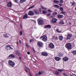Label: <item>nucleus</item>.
Listing matches in <instances>:
<instances>
[{"label": "nucleus", "instance_id": "f257e3e1", "mask_svg": "<svg viewBox=\"0 0 76 76\" xmlns=\"http://www.w3.org/2000/svg\"><path fill=\"white\" fill-rule=\"evenodd\" d=\"M65 47L67 49H71L72 48V44L70 43H67L65 45Z\"/></svg>", "mask_w": 76, "mask_h": 76}, {"label": "nucleus", "instance_id": "f03ea898", "mask_svg": "<svg viewBox=\"0 0 76 76\" xmlns=\"http://www.w3.org/2000/svg\"><path fill=\"white\" fill-rule=\"evenodd\" d=\"M40 39L43 40L44 41H47V37L45 35H43L40 38Z\"/></svg>", "mask_w": 76, "mask_h": 76}, {"label": "nucleus", "instance_id": "7ed1b4c3", "mask_svg": "<svg viewBox=\"0 0 76 76\" xmlns=\"http://www.w3.org/2000/svg\"><path fill=\"white\" fill-rule=\"evenodd\" d=\"M8 64L10 66L13 67L15 65V63L11 60H9L8 61Z\"/></svg>", "mask_w": 76, "mask_h": 76}, {"label": "nucleus", "instance_id": "20e7f679", "mask_svg": "<svg viewBox=\"0 0 76 76\" xmlns=\"http://www.w3.org/2000/svg\"><path fill=\"white\" fill-rule=\"evenodd\" d=\"M38 22L39 25H42L44 24V21L41 18H39L38 20Z\"/></svg>", "mask_w": 76, "mask_h": 76}, {"label": "nucleus", "instance_id": "39448f33", "mask_svg": "<svg viewBox=\"0 0 76 76\" xmlns=\"http://www.w3.org/2000/svg\"><path fill=\"white\" fill-rule=\"evenodd\" d=\"M5 49L6 50H13V48L11 47L10 45H8L6 46Z\"/></svg>", "mask_w": 76, "mask_h": 76}, {"label": "nucleus", "instance_id": "423d86ee", "mask_svg": "<svg viewBox=\"0 0 76 76\" xmlns=\"http://www.w3.org/2000/svg\"><path fill=\"white\" fill-rule=\"evenodd\" d=\"M57 19L55 18H53L51 20V22L52 23H56L57 22Z\"/></svg>", "mask_w": 76, "mask_h": 76}, {"label": "nucleus", "instance_id": "0eeeda50", "mask_svg": "<svg viewBox=\"0 0 76 76\" xmlns=\"http://www.w3.org/2000/svg\"><path fill=\"white\" fill-rule=\"evenodd\" d=\"M28 15L29 16H33L34 15V12L31 11H29L28 13Z\"/></svg>", "mask_w": 76, "mask_h": 76}, {"label": "nucleus", "instance_id": "6e6552de", "mask_svg": "<svg viewBox=\"0 0 76 76\" xmlns=\"http://www.w3.org/2000/svg\"><path fill=\"white\" fill-rule=\"evenodd\" d=\"M49 47L50 48L52 49V48H53L54 47V45L53 43H51L49 44Z\"/></svg>", "mask_w": 76, "mask_h": 76}, {"label": "nucleus", "instance_id": "1a4fd4ad", "mask_svg": "<svg viewBox=\"0 0 76 76\" xmlns=\"http://www.w3.org/2000/svg\"><path fill=\"white\" fill-rule=\"evenodd\" d=\"M37 44L39 47H41L43 46V43L42 42H37Z\"/></svg>", "mask_w": 76, "mask_h": 76}, {"label": "nucleus", "instance_id": "9d476101", "mask_svg": "<svg viewBox=\"0 0 76 76\" xmlns=\"http://www.w3.org/2000/svg\"><path fill=\"white\" fill-rule=\"evenodd\" d=\"M72 35L71 34H69L67 36V38L66 39H70L71 38V37H72Z\"/></svg>", "mask_w": 76, "mask_h": 76}, {"label": "nucleus", "instance_id": "9b49d317", "mask_svg": "<svg viewBox=\"0 0 76 76\" xmlns=\"http://www.w3.org/2000/svg\"><path fill=\"white\" fill-rule=\"evenodd\" d=\"M15 54L17 56H19L20 55V52H19V51L18 50H16L15 51Z\"/></svg>", "mask_w": 76, "mask_h": 76}, {"label": "nucleus", "instance_id": "f8f14e48", "mask_svg": "<svg viewBox=\"0 0 76 76\" xmlns=\"http://www.w3.org/2000/svg\"><path fill=\"white\" fill-rule=\"evenodd\" d=\"M64 55V54L63 53H58V57H63Z\"/></svg>", "mask_w": 76, "mask_h": 76}, {"label": "nucleus", "instance_id": "ddd939ff", "mask_svg": "<svg viewBox=\"0 0 76 76\" xmlns=\"http://www.w3.org/2000/svg\"><path fill=\"white\" fill-rule=\"evenodd\" d=\"M34 11L36 15H39V12H38V10L35 9L34 10Z\"/></svg>", "mask_w": 76, "mask_h": 76}, {"label": "nucleus", "instance_id": "4468645a", "mask_svg": "<svg viewBox=\"0 0 76 76\" xmlns=\"http://www.w3.org/2000/svg\"><path fill=\"white\" fill-rule=\"evenodd\" d=\"M55 60H56V61H60V60H61V58L57 57H56L55 58Z\"/></svg>", "mask_w": 76, "mask_h": 76}, {"label": "nucleus", "instance_id": "2eb2a0df", "mask_svg": "<svg viewBox=\"0 0 76 76\" xmlns=\"http://www.w3.org/2000/svg\"><path fill=\"white\" fill-rule=\"evenodd\" d=\"M12 2H9L7 4V6L9 7H12Z\"/></svg>", "mask_w": 76, "mask_h": 76}, {"label": "nucleus", "instance_id": "dca6fc26", "mask_svg": "<svg viewBox=\"0 0 76 76\" xmlns=\"http://www.w3.org/2000/svg\"><path fill=\"white\" fill-rule=\"evenodd\" d=\"M42 55L43 56H48V53L45 52H43L42 53Z\"/></svg>", "mask_w": 76, "mask_h": 76}, {"label": "nucleus", "instance_id": "f3484780", "mask_svg": "<svg viewBox=\"0 0 76 76\" xmlns=\"http://www.w3.org/2000/svg\"><path fill=\"white\" fill-rule=\"evenodd\" d=\"M63 60L64 61H68L69 58H67V57H66L63 58Z\"/></svg>", "mask_w": 76, "mask_h": 76}, {"label": "nucleus", "instance_id": "a211bd4d", "mask_svg": "<svg viewBox=\"0 0 76 76\" xmlns=\"http://www.w3.org/2000/svg\"><path fill=\"white\" fill-rule=\"evenodd\" d=\"M45 28H51V25H48L45 26Z\"/></svg>", "mask_w": 76, "mask_h": 76}, {"label": "nucleus", "instance_id": "6ab92c4d", "mask_svg": "<svg viewBox=\"0 0 76 76\" xmlns=\"http://www.w3.org/2000/svg\"><path fill=\"white\" fill-rule=\"evenodd\" d=\"M57 16L58 18H63V15L59 14L57 15Z\"/></svg>", "mask_w": 76, "mask_h": 76}, {"label": "nucleus", "instance_id": "aec40b11", "mask_svg": "<svg viewBox=\"0 0 76 76\" xmlns=\"http://www.w3.org/2000/svg\"><path fill=\"white\" fill-rule=\"evenodd\" d=\"M28 15L25 14V15H24L23 19H27V18H28Z\"/></svg>", "mask_w": 76, "mask_h": 76}, {"label": "nucleus", "instance_id": "412c9836", "mask_svg": "<svg viewBox=\"0 0 76 76\" xmlns=\"http://www.w3.org/2000/svg\"><path fill=\"white\" fill-rule=\"evenodd\" d=\"M15 57L14 55L13 54H10L9 56V57H12V58H15Z\"/></svg>", "mask_w": 76, "mask_h": 76}, {"label": "nucleus", "instance_id": "4be33fe9", "mask_svg": "<svg viewBox=\"0 0 76 76\" xmlns=\"http://www.w3.org/2000/svg\"><path fill=\"white\" fill-rule=\"evenodd\" d=\"M54 73H55V74H56V75H59V74H60V73H59V72H58V71H55L54 72Z\"/></svg>", "mask_w": 76, "mask_h": 76}, {"label": "nucleus", "instance_id": "5701e85b", "mask_svg": "<svg viewBox=\"0 0 76 76\" xmlns=\"http://www.w3.org/2000/svg\"><path fill=\"white\" fill-rule=\"evenodd\" d=\"M53 2L55 3H56V4H58L59 2L58 1H56V0H53Z\"/></svg>", "mask_w": 76, "mask_h": 76}, {"label": "nucleus", "instance_id": "b1692460", "mask_svg": "<svg viewBox=\"0 0 76 76\" xmlns=\"http://www.w3.org/2000/svg\"><path fill=\"white\" fill-rule=\"evenodd\" d=\"M72 53L74 56H76V50H74L72 52Z\"/></svg>", "mask_w": 76, "mask_h": 76}, {"label": "nucleus", "instance_id": "393cba45", "mask_svg": "<svg viewBox=\"0 0 76 76\" xmlns=\"http://www.w3.org/2000/svg\"><path fill=\"white\" fill-rule=\"evenodd\" d=\"M60 25H64V23L63 22V21L61 20L60 22Z\"/></svg>", "mask_w": 76, "mask_h": 76}, {"label": "nucleus", "instance_id": "a878e982", "mask_svg": "<svg viewBox=\"0 0 76 76\" xmlns=\"http://www.w3.org/2000/svg\"><path fill=\"white\" fill-rule=\"evenodd\" d=\"M59 38L60 41H62L63 40V37L61 36H60L59 37Z\"/></svg>", "mask_w": 76, "mask_h": 76}, {"label": "nucleus", "instance_id": "bb28decb", "mask_svg": "<svg viewBox=\"0 0 76 76\" xmlns=\"http://www.w3.org/2000/svg\"><path fill=\"white\" fill-rule=\"evenodd\" d=\"M3 36L4 38H6L8 37V36H7V34H4Z\"/></svg>", "mask_w": 76, "mask_h": 76}, {"label": "nucleus", "instance_id": "cd10ccee", "mask_svg": "<svg viewBox=\"0 0 76 76\" xmlns=\"http://www.w3.org/2000/svg\"><path fill=\"white\" fill-rule=\"evenodd\" d=\"M26 1V0H20V3H23V2H25Z\"/></svg>", "mask_w": 76, "mask_h": 76}, {"label": "nucleus", "instance_id": "c85d7f7f", "mask_svg": "<svg viewBox=\"0 0 76 76\" xmlns=\"http://www.w3.org/2000/svg\"><path fill=\"white\" fill-rule=\"evenodd\" d=\"M41 7L42 9H45V10H47V7L44 8L42 5L41 6Z\"/></svg>", "mask_w": 76, "mask_h": 76}, {"label": "nucleus", "instance_id": "c756f323", "mask_svg": "<svg viewBox=\"0 0 76 76\" xmlns=\"http://www.w3.org/2000/svg\"><path fill=\"white\" fill-rule=\"evenodd\" d=\"M61 13L62 14H63V15H66V12H63V10L61 11Z\"/></svg>", "mask_w": 76, "mask_h": 76}, {"label": "nucleus", "instance_id": "7c9ffc66", "mask_svg": "<svg viewBox=\"0 0 76 76\" xmlns=\"http://www.w3.org/2000/svg\"><path fill=\"white\" fill-rule=\"evenodd\" d=\"M56 31L57 32H59V33H61V31H59L58 29H56Z\"/></svg>", "mask_w": 76, "mask_h": 76}, {"label": "nucleus", "instance_id": "2f4dec72", "mask_svg": "<svg viewBox=\"0 0 76 76\" xmlns=\"http://www.w3.org/2000/svg\"><path fill=\"white\" fill-rule=\"evenodd\" d=\"M53 39H55V40H56V39H58V37H55V36H53Z\"/></svg>", "mask_w": 76, "mask_h": 76}, {"label": "nucleus", "instance_id": "473e14b6", "mask_svg": "<svg viewBox=\"0 0 76 76\" xmlns=\"http://www.w3.org/2000/svg\"><path fill=\"white\" fill-rule=\"evenodd\" d=\"M42 12L43 14H45L47 13V12L46 11H45V10H43Z\"/></svg>", "mask_w": 76, "mask_h": 76}, {"label": "nucleus", "instance_id": "72a5a7b5", "mask_svg": "<svg viewBox=\"0 0 76 76\" xmlns=\"http://www.w3.org/2000/svg\"><path fill=\"white\" fill-rule=\"evenodd\" d=\"M54 7H57V8H59V7H60L58 6V5H54Z\"/></svg>", "mask_w": 76, "mask_h": 76}, {"label": "nucleus", "instance_id": "f704fd0d", "mask_svg": "<svg viewBox=\"0 0 76 76\" xmlns=\"http://www.w3.org/2000/svg\"><path fill=\"white\" fill-rule=\"evenodd\" d=\"M52 14L54 16H55V15H57V12H56L53 13Z\"/></svg>", "mask_w": 76, "mask_h": 76}, {"label": "nucleus", "instance_id": "c9c22d12", "mask_svg": "<svg viewBox=\"0 0 76 76\" xmlns=\"http://www.w3.org/2000/svg\"><path fill=\"white\" fill-rule=\"evenodd\" d=\"M35 6V5H33L32 6L30 7H29V9H32L33 7H34Z\"/></svg>", "mask_w": 76, "mask_h": 76}, {"label": "nucleus", "instance_id": "e433bc0d", "mask_svg": "<svg viewBox=\"0 0 76 76\" xmlns=\"http://www.w3.org/2000/svg\"><path fill=\"white\" fill-rule=\"evenodd\" d=\"M58 72H63V69H58Z\"/></svg>", "mask_w": 76, "mask_h": 76}, {"label": "nucleus", "instance_id": "4c0bfd02", "mask_svg": "<svg viewBox=\"0 0 76 76\" xmlns=\"http://www.w3.org/2000/svg\"><path fill=\"white\" fill-rule=\"evenodd\" d=\"M33 41H34V39H31L30 40V43H31V42H32Z\"/></svg>", "mask_w": 76, "mask_h": 76}, {"label": "nucleus", "instance_id": "58836bf2", "mask_svg": "<svg viewBox=\"0 0 76 76\" xmlns=\"http://www.w3.org/2000/svg\"><path fill=\"white\" fill-rule=\"evenodd\" d=\"M23 33H22V31H21L20 32V35H22Z\"/></svg>", "mask_w": 76, "mask_h": 76}, {"label": "nucleus", "instance_id": "ea45409f", "mask_svg": "<svg viewBox=\"0 0 76 76\" xmlns=\"http://www.w3.org/2000/svg\"><path fill=\"white\" fill-rule=\"evenodd\" d=\"M60 9L61 10V11H63V8L62 7L60 8Z\"/></svg>", "mask_w": 76, "mask_h": 76}, {"label": "nucleus", "instance_id": "a19ab883", "mask_svg": "<svg viewBox=\"0 0 76 76\" xmlns=\"http://www.w3.org/2000/svg\"><path fill=\"white\" fill-rule=\"evenodd\" d=\"M71 76H76V75L75 74H72V75H71Z\"/></svg>", "mask_w": 76, "mask_h": 76}, {"label": "nucleus", "instance_id": "79ce46f5", "mask_svg": "<svg viewBox=\"0 0 76 76\" xmlns=\"http://www.w3.org/2000/svg\"><path fill=\"white\" fill-rule=\"evenodd\" d=\"M35 76H39V75L37 73H36L35 74Z\"/></svg>", "mask_w": 76, "mask_h": 76}, {"label": "nucleus", "instance_id": "37998d69", "mask_svg": "<svg viewBox=\"0 0 76 76\" xmlns=\"http://www.w3.org/2000/svg\"><path fill=\"white\" fill-rule=\"evenodd\" d=\"M39 75H42V73L41 72V71H39Z\"/></svg>", "mask_w": 76, "mask_h": 76}, {"label": "nucleus", "instance_id": "c03bdc74", "mask_svg": "<svg viewBox=\"0 0 76 76\" xmlns=\"http://www.w3.org/2000/svg\"><path fill=\"white\" fill-rule=\"evenodd\" d=\"M63 75H64L65 76H67V74H65V73H63Z\"/></svg>", "mask_w": 76, "mask_h": 76}, {"label": "nucleus", "instance_id": "a18cd8bd", "mask_svg": "<svg viewBox=\"0 0 76 76\" xmlns=\"http://www.w3.org/2000/svg\"><path fill=\"white\" fill-rule=\"evenodd\" d=\"M71 3H72V6H74V5H75V3L71 2Z\"/></svg>", "mask_w": 76, "mask_h": 76}, {"label": "nucleus", "instance_id": "49530a36", "mask_svg": "<svg viewBox=\"0 0 76 76\" xmlns=\"http://www.w3.org/2000/svg\"><path fill=\"white\" fill-rule=\"evenodd\" d=\"M26 69H28L29 71H30V69H29V68H28V67H26Z\"/></svg>", "mask_w": 76, "mask_h": 76}, {"label": "nucleus", "instance_id": "de8ad7c7", "mask_svg": "<svg viewBox=\"0 0 76 76\" xmlns=\"http://www.w3.org/2000/svg\"><path fill=\"white\" fill-rule=\"evenodd\" d=\"M39 11L40 12H41V11H42V9L39 8Z\"/></svg>", "mask_w": 76, "mask_h": 76}, {"label": "nucleus", "instance_id": "09e8293b", "mask_svg": "<svg viewBox=\"0 0 76 76\" xmlns=\"http://www.w3.org/2000/svg\"><path fill=\"white\" fill-rule=\"evenodd\" d=\"M18 0H15V2L16 3H18Z\"/></svg>", "mask_w": 76, "mask_h": 76}, {"label": "nucleus", "instance_id": "8fccbe9b", "mask_svg": "<svg viewBox=\"0 0 76 76\" xmlns=\"http://www.w3.org/2000/svg\"><path fill=\"white\" fill-rule=\"evenodd\" d=\"M60 2L61 3H63V1L62 0H61L60 1Z\"/></svg>", "mask_w": 76, "mask_h": 76}, {"label": "nucleus", "instance_id": "3c124183", "mask_svg": "<svg viewBox=\"0 0 76 76\" xmlns=\"http://www.w3.org/2000/svg\"><path fill=\"white\" fill-rule=\"evenodd\" d=\"M50 15H51V14H50V13H48V14L47 15V16H50Z\"/></svg>", "mask_w": 76, "mask_h": 76}, {"label": "nucleus", "instance_id": "603ef678", "mask_svg": "<svg viewBox=\"0 0 76 76\" xmlns=\"http://www.w3.org/2000/svg\"><path fill=\"white\" fill-rule=\"evenodd\" d=\"M48 12H52V11H51L50 10H48Z\"/></svg>", "mask_w": 76, "mask_h": 76}, {"label": "nucleus", "instance_id": "864d4df0", "mask_svg": "<svg viewBox=\"0 0 76 76\" xmlns=\"http://www.w3.org/2000/svg\"><path fill=\"white\" fill-rule=\"evenodd\" d=\"M27 54H28L29 55L30 54V52H27Z\"/></svg>", "mask_w": 76, "mask_h": 76}, {"label": "nucleus", "instance_id": "5fc2aeb1", "mask_svg": "<svg viewBox=\"0 0 76 76\" xmlns=\"http://www.w3.org/2000/svg\"><path fill=\"white\" fill-rule=\"evenodd\" d=\"M41 72V73H42V74H44V71H42Z\"/></svg>", "mask_w": 76, "mask_h": 76}, {"label": "nucleus", "instance_id": "6e6d98bb", "mask_svg": "<svg viewBox=\"0 0 76 76\" xmlns=\"http://www.w3.org/2000/svg\"><path fill=\"white\" fill-rule=\"evenodd\" d=\"M28 73L30 76L31 75H32L31 74V73L30 72H29Z\"/></svg>", "mask_w": 76, "mask_h": 76}, {"label": "nucleus", "instance_id": "4d7b16f0", "mask_svg": "<svg viewBox=\"0 0 76 76\" xmlns=\"http://www.w3.org/2000/svg\"><path fill=\"white\" fill-rule=\"evenodd\" d=\"M59 5L60 6H62V4H60Z\"/></svg>", "mask_w": 76, "mask_h": 76}, {"label": "nucleus", "instance_id": "13d9d810", "mask_svg": "<svg viewBox=\"0 0 76 76\" xmlns=\"http://www.w3.org/2000/svg\"><path fill=\"white\" fill-rule=\"evenodd\" d=\"M20 26L21 28H22V24H21L20 25Z\"/></svg>", "mask_w": 76, "mask_h": 76}, {"label": "nucleus", "instance_id": "bf43d9fd", "mask_svg": "<svg viewBox=\"0 0 76 76\" xmlns=\"http://www.w3.org/2000/svg\"><path fill=\"white\" fill-rule=\"evenodd\" d=\"M19 42L20 43H21V41L20 40H19Z\"/></svg>", "mask_w": 76, "mask_h": 76}, {"label": "nucleus", "instance_id": "052dcab7", "mask_svg": "<svg viewBox=\"0 0 76 76\" xmlns=\"http://www.w3.org/2000/svg\"><path fill=\"white\" fill-rule=\"evenodd\" d=\"M19 58H20V59H22V58H21V57H19Z\"/></svg>", "mask_w": 76, "mask_h": 76}, {"label": "nucleus", "instance_id": "680f3d73", "mask_svg": "<svg viewBox=\"0 0 76 76\" xmlns=\"http://www.w3.org/2000/svg\"><path fill=\"white\" fill-rule=\"evenodd\" d=\"M50 17H51V18H53V16H50Z\"/></svg>", "mask_w": 76, "mask_h": 76}, {"label": "nucleus", "instance_id": "e2e57ef3", "mask_svg": "<svg viewBox=\"0 0 76 76\" xmlns=\"http://www.w3.org/2000/svg\"><path fill=\"white\" fill-rule=\"evenodd\" d=\"M26 70V72H28V71L27 70Z\"/></svg>", "mask_w": 76, "mask_h": 76}, {"label": "nucleus", "instance_id": "0e129e2a", "mask_svg": "<svg viewBox=\"0 0 76 76\" xmlns=\"http://www.w3.org/2000/svg\"><path fill=\"white\" fill-rule=\"evenodd\" d=\"M55 11H57V10H56Z\"/></svg>", "mask_w": 76, "mask_h": 76}, {"label": "nucleus", "instance_id": "69168bd1", "mask_svg": "<svg viewBox=\"0 0 76 76\" xmlns=\"http://www.w3.org/2000/svg\"><path fill=\"white\" fill-rule=\"evenodd\" d=\"M26 46H28V44H27L26 45Z\"/></svg>", "mask_w": 76, "mask_h": 76}, {"label": "nucleus", "instance_id": "338daca9", "mask_svg": "<svg viewBox=\"0 0 76 76\" xmlns=\"http://www.w3.org/2000/svg\"><path fill=\"white\" fill-rule=\"evenodd\" d=\"M30 76H32V75H30Z\"/></svg>", "mask_w": 76, "mask_h": 76}, {"label": "nucleus", "instance_id": "774afa93", "mask_svg": "<svg viewBox=\"0 0 76 76\" xmlns=\"http://www.w3.org/2000/svg\"><path fill=\"white\" fill-rule=\"evenodd\" d=\"M17 44H18V42H17Z\"/></svg>", "mask_w": 76, "mask_h": 76}]
</instances>
